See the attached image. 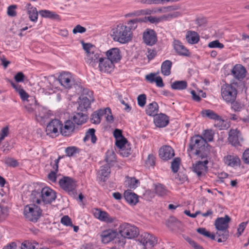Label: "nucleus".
Segmentation results:
<instances>
[{"label":"nucleus","instance_id":"nucleus-20","mask_svg":"<svg viewBox=\"0 0 249 249\" xmlns=\"http://www.w3.org/2000/svg\"><path fill=\"white\" fill-rule=\"evenodd\" d=\"M175 155L174 150L169 145H164L159 150L160 157L163 160H167Z\"/></svg>","mask_w":249,"mask_h":249},{"label":"nucleus","instance_id":"nucleus-15","mask_svg":"<svg viewBox=\"0 0 249 249\" xmlns=\"http://www.w3.org/2000/svg\"><path fill=\"white\" fill-rule=\"evenodd\" d=\"M61 121L58 119L52 120L47 125L46 132L47 135L51 136H56L58 134V129L60 130Z\"/></svg>","mask_w":249,"mask_h":249},{"label":"nucleus","instance_id":"nucleus-11","mask_svg":"<svg viewBox=\"0 0 249 249\" xmlns=\"http://www.w3.org/2000/svg\"><path fill=\"white\" fill-rule=\"evenodd\" d=\"M208 163L207 160L203 161H197L193 165V171L196 173L197 176L199 178H201L204 176L207 173L208 167L207 164Z\"/></svg>","mask_w":249,"mask_h":249},{"label":"nucleus","instance_id":"nucleus-23","mask_svg":"<svg viewBox=\"0 0 249 249\" xmlns=\"http://www.w3.org/2000/svg\"><path fill=\"white\" fill-rule=\"evenodd\" d=\"M154 122L157 127H164L168 124L169 118L165 114L160 113L154 117Z\"/></svg>","mask_w":249,"mask_h":249},{"label":"nucleus","instance_id":"nucleus-27","mask_svg":"<svg viewBox=\"0 0 249 249\" xmlns=\"http://www.w3.org/2000/svg\"><path fill=\"white\" fill-rule=\"evenodd\" d=\"M232 73L237 79H243L246 76V71L241 65H236L232 70Z\"/></svg>","mask_w":249,"mask_h":249},{"label":"nucleus","instance_id":"nucleus-63","mask_svg":"<svg viewBox=\"0 0 249 249\" xmlns=\"http://www.w3.org/2000/svg\"><path fill=\"white\" fill-rule=\"evenodd\" d=\"M25 76L22 72H18L15 76L14 78L17 82H23Z\"/></svg>","mask_w":249,"mask_h":249},{"label":"nucleus","instance_id":"nucleus-64","mask_svg":"<svg viewBox=\"0 0 249 249\" xmlns=\"http://www.w3.org/2000/svg\"><path fill=\"white\" fill-rule=\"evenodd\" d=\"M242 159L245 163L249 164V148L244 152Z\"/></svg>","mask_w":249,"mask_h":249},{"label":"nucleus","instance_id":"nucleus-58","mask_svg":"<svg viewBox=\"0 0 249 249\" xmlns=\"http://www.w3.org/2000/svg\"><path fill=\"white\" fill-rule=\"evenodd\" d=\"M17 8L16 5H11L7 8V15L9 16L14 17L17 15L15 9Z\"/></svg>","mask_w":249,"mask_h":249},{"label":"nucleus","instance_id":"nucleus-26","mask_svg":"<svg viewBox=\"0 0 249 249\" xmlns=\"http://www.w3.org/2000/svg\"><path fill=\"white\" fill-rule=\"evenodd\" d=\"M225 163L228 166L235 167L240 166L241 160L239 157L236 155H229L224 158Z\"/></svg>","mask_w":249,"mask_h":249},{"label":"nucleus","instance_id":"nucleus-57","mask_svg":"<svg viewBox=\"0 0 249 249\" xmlns=\"http://www.w3.org/2000/svg\"><path fill=\"white\" fill-rule=\"evenodd\" d=\"M155 157L153 154H149L145 161L147 166H153L155 163Z\"/></svg>","mask_w":249,"mask_h":249},{"label":"nucleus","instance_id":"nucleus-50","mask_svg":"<svg viewBox=\"0 0 249 249\" xmlns=\"http://www.w3.org/2000/svg\"><path fill=\"white\" fill-rule=\"evenodd\" d=\"M126 182L127 183L128 187L131 189H135L139 183V180L134 178H128Z\"/></svg>","mask_w":249,"mask_h":249},{"label":"nucleus","instance_id":"nucleus-30","mask_svg":"<svg viewBox=\"0 0 249 249\" xmlns=\"http://www.w3.org/2000/svg\"><path fill=\"white\" fill-rule=\"evenodd\" d=\"M71 119L74 124L80 125L86 122L88 116L83 112H77L74 114Z\"/></svg>","mask_w":249,"mask_h":249},{"label":"nucleus","instance_id":"nucleus-18","mask_svg":"<svg viewBox=\"0 0 249 249\" xmlns=\"http://www.w3.org/2000/svg\"><path fill=\"white\" fill-rule=\"evenodd\" d=\"M93 214L94 216L100 221L107 223H111L115 220V217L110 216L107 212L101 211L100 209H95Z\"/></svg>","mask_w":249,"mask_h":249},{"label":"nucleus","instance_id":"nucleus-35","mask_svg":"<svg viewBox=\"0 0 249 249\" xmlns=\"http://www.w3.org/2000/svg\"><path fill=\"white\" fill-rule=\"evenodd\" d=\"M36 112L35 116L37 121H41L42 119L46 117L47 110L43 107L38 105L36 108Z\"/></svg>","mask_w":249,"mask_h":249},{"label":"nucleus","instance_id":"nucleus-31","mask_svg":"<svg viewBox=\"0 0 249 249\" xmlns=\"http://www.w3.org/2000/svg\"><path fill=\"white\" fill-rule=\"evenodd\" d=\"M186 39L189 43L194 44L199 41V36L196 32L189 31L186 33Z\"/></svg>","mask_w":249,"mask_h":249},{"label":"nucleus","instance_id":"nucleus-10","mask_svg":"<svg viewBox=\"0 0 249 249\" xmlns=\"http://www.w3.org/2000/svg\"><path fill=\"white\" fill-rule=\"evenodd\" d=\"M58 80L60 84L66 89H71L74 85V79L71 73L63 72L58 76Z\"/></svg>","mask_w":249,"mask_h":249},{"label":"nucleus","instance_id":"nucleus-29","mask_svg":"<svg viewBox=\"0 0 249 249\" xmlns=\"http://www.w3.org/2000/svg\"><path fill=\"white\" fill-rule=\"evenodd\" d=\"M124 196L125 200L130 204L135 205L138 202V196L129 190L124 192Z\"/></svg>","mask_w":249,"mask_h":249},{"label":"nucleus","instance_id":"nucleus-4","mask_svg":"<svg viewBox=\"0 0 249 249\" xmlns=\"http://www.w3.org/2000/svg\"><path fill=\"white\" fill-rule=\"evenodd\" d=\"M30 204L24 207V215L28 220L36 222L41 215L43 206L41 204L32 201L31 199H30Z\"/></svg>","mask_w":249,"mask_h":249},{"label":"nucleus","instance_id":"nucleus-28","mask_svg":"<svg viewBox=\"0 0 249 249\" xmlns=\"http://www.w3.org/2000/svg\"><path fill=\"white\" fill-rule=\"evenodd\" d=\"M159 105L156 102L149 104L145 108L146 114L149 116L155 117L158 115Z\"/></svg>","mask_w":249,"mask_h":249},{"label":"nucleus","instance_id":"nucleus-2","mask_svg":"<svg viewBox=\"0 0 249 249\" xmlns=\"http://www.w3.org/2000/svg\"><path fill=\"white\" fill-rule=\"evenodd\" d=\"M231 218L226 215L224 217H218L214 222V226L217 230L216 235L219 238L217 240L219 243L225 241L229 237V223Z\"/></svg>","mask_w":249,"mask_h":249},{"label":"nucleus","instance_id":"nucleus-43","mask_svg":"<svg viewBox=\"0 0 249 249\" xmlns=\"http://www.w3.org/2000/svg\"><path fill=\"white\" fill-rule=\"evenodd\" d=\"M79 152L80 149L75 146H69L65 149V153L68 157H73Z\"/></svg>","mask_w":249,"mask_h":249},{"label":"nucleus","instance_id":"nucleus-34","mask_svg":"<svg viewBox=\"0 0 249 249\" xmlns=\"http://www.w3.org/2000/svg\"><path fill=\"white\" fill-rule=\"evenodd\" d=\"M201 114L203 117H206L213 120L219 118V115L211 109L202 110L201 111Z\"/></svg>","mask_w":249,"mask_h":249},{"label":"nucleus","instance_id":"nucleus-6","mask_svg":"<svg viewBox=\"0 0 249 249\" xmlns=\"http://www.w3.org/2000/svg\"><path fill=\"white\" fill-rule=\"evenodd\" d=\"M119 232L122 237L127 239L134 238L139 234L137 227L127 223H124L120 226Z\"/></svg>","mask_w":249,"mask_h":249},{"label":"nucleus","instance_id":"nucleus-37","mask_svg":"<svg viewBox=\"0 0 249 249\" xmlns=\"http://www.w3.org/2000/svg\"><path fill=\"white\" fill-rule=\"evenodd\" d=\"M39 13L42 17L58 20L60 19V17L58 15L49 10H40L39 11Z\"/></svg>","mask_w":249,"mask_h":249},{"label":"nucleus","instance_id":"nucleus-22","mask_svg":"<svg viewBox=\"0 0 249 249\" xmlns=\"http://www.w3.org/2000/svg\"><path fill=\"white\" fill-rule=\"evenodd\" d=\"M173 47L176 53L182 56H189V50L182 44L178 40L174 39L173 41Z\"/></svg>","mask_w":249,"mask_h":249},{"label":"nucleus","instance_id":"nucleus-62","mask_svg":"<svg viewBox=\"0 0 249 249\" xmlns=\"http://www.w3.org/2000/svg\"><path fill=\"white\" fill-rule=\"evenodd\" d=\"M86 31V28L81 26L80 25H77L72 30V32L74 34H77L78 33H85Z\"/></svg>","mask_w":249,"mask_h":249},{"label":"nucleus","instance_id":"nucleus-13","mask_svg":"<svg viewBox=\"0 0 249 249\" xmlns=\"http://www.w3.org/2000/svg\"><path fill=\"white\" fill-rule=\"evenodd\" d=\"M142 39L147 45L153 46L157 41V34L154 30L147 29L142 34Z\"/></svg>","mask_w":249,"mask_h":249},{"label":"nucleus","instance_id":"nucleus-49","mask_svg":"<svg viewBox=\"0 0 249 249\" xmlns=\"http://www.w3.org/2000/svg\"><path fill=\"white\" fill-rule=\"evenodd\" d=\"M29 15V18L30 19L34 22H36L38 18V13L36 8H31L27 13Z\"/></svg>","mask_w":249,"mask_h":249},{"label":"nucleus","instance_id":"nucleus-9","mask_svg":"<svg viewBox=\"0 0 249 249\" xmlns=\"http://www.w3.org/2000/svg\"><path fill=\"white\" fill-rule=\"evenodd\" d=\"M138 241L142 245V249L152 248L158 243L157 238L153 234L148 232L142 233L139 237Z\"/></svg>","mask_w":249,"mask_h":249},{"label":"nucleus","instance_id":"nucleus-55","mask_svg":"<svg viewBox=\"0 0 249 249\" xmlns=\"http://www.w3.org/2000/svg\"><path fill=\"white\" fill-rule=\"evenodd\" d=\"M38 105H37L35 102L34 104H28L25 105V108L28 112L30 113H34L35 114L36 112V108Z\"/></svg>","mask_w":249,"mask_h":249},{"label":"nucleus","instance_id":"nucleus-61","mask_svg":"<svg viewBox=\"0 0 249 249\" xmlns=\"http://www.w3.org/2000/svg\"><path fill=\"white\" fill-rule=\"evenodd\" d=\"M231 103V108L235 111H240L244 107L242 104L237 102L233 101Z\"/></svg>","mask_w":249,"mask_h":249},{"label":"nucleus","instance_id":"nucleus-48","mask_svg":"<svg viewBox=\"0 0 249 249\" xmlns=\"http://www.w3.org/2000/svg\"><path fill=\"white\" fill-rule=\"evenodd\" d=\"M119 153L123 157H128L131 153V149L129 145H126L123 147V148L119 149Z\"/></svg>","mask_w":249,"mask_h":249},{"label":"nucleus","instance_id":"nucleus-33","mask_svg":"<svg viewBox=\"0 0 249 249\" xmlns=\"http://www.w3.org/2000/svg\"><path fill=\"white\" fill-rule=\"evenodd\" d=\"M172 62L170 60H165L162 62L161 66V72L165 76H168L171 74V69Z\"/></svg>","mask_w":249,"mask_h":249},{"label":"nucleus","instance_id":"nucleus-38","mask_svg":"<svg viewBox=\"0 0 249 249\" xmlns=\"http://www.w3.org/2000/svg\"><path fill=\"white\" fill-rule=\"evenodd\" d=\"M187 83L185 81H176L171 84V88L175 90H183L187 88Z\"/></svg>","mask_w":249,"mask_h":249},{"label":"nucleus","instance_id":"nucleus-14","mask_svg":"<svg viewBox=\"0 0 249 249\" xmlns=\"http://www.w3.org/2000/svg\"><path fill=\"white\" fill-rule=\"evenodd\" d=\"M79 105L78 109L80 111L87 109L89 107L91 102L94 101L92 92L91 91H88L87 92V95H82L79 97Z\"/></svg>","mask_w":249,"mask_h":249},{"label":"nucleus","instance_id":"nucleus-32","mask_svg":"<svg viewBox=\"0 0 249 249\" xmlns=\"http://www.w3.org/2000/svg\"><path fill=\"white\" fill-rule=\"evenodd\" d=\"M110 173V167L108 164L101 166L99 171V175L101 180L105 181Z\"/></svg>","mask_w":249,"mask_h":249},{"label":"nucleus","instance_id":"nucleus-45","mask_svg":"<svg viewBox=\"0 0 249 249\" xmlns=\"http://www.w3.org/2000/svg\"><path fill=\"white\" fill-rule=\"evenodd\" d=\"M4 163L8 166L16 167L18 166L19 163L18 160L13 158L7 157L4 160Z\"/></svg>","mask_w":249,"mask_h":249},{"label":"nucleus","instance_id":"nucleus-1","mask_svg":"<svg viewBox=\"0 0 249 249\" xmlns=\"http://www.w3.org/2000/svg\"><path fill=\"white\" fill-rule=\"evenodd\" d=\"M56 193L48 187H36L30 195V199L34 202L41 204L43 207L45 204H50L55 200Z\"/></svg>","mask_w":249,"mask_h":249},{"label":"nucleus","instance_id":"nucleus-47","mask_svg":"<svg viewBox=\"0 0 249 249\" xmlns=\"http://www.w3.org/2000/svg\"><path fill=\"white\" fill-rule=\"evenodd\" d=\"M196 231L199 233L207 237L211 238L212 240L215 239V235L213 234H211L210 232L206 231L205 228H199L196 230Z\"/></svg>","mask_w":249,"mask_h":249},{"label":"nucleus","instance_id":"nucleus-59","mask_svg":"<svg viewBox=\"0 0 249 249\" xmlns=\"http://www.w3.org/2000/svg\"><path fill=\"white\" fill-rule=\"evenodd\" d=\"M248 223V221L246 222H243L241 223L238 226V227L237 228V236L239 237L240 236L243 232L244 231L245 228L246 227V226L247 224Z\"/></svg>","mask_w":249,"mask_h":249},{"label":"nucleus","instance_id":"nucleus-25","mask_svg":"<svg viewBox=\"0 0 249 249\" xmlns=\"http://www.w3.org/2000/svg\"><path fill=\"white\" fill-rule=\"evenodd\" d=\"M117 235V232L114 230L109 229L104 231L101 234L102 241L104 243L107 244L115 238Z\"/></svg>","mask_w":249,"mask_h":249},{"label":"nucleus","instance_id":"nucleus-39","mask_svg":"<svg viewBox=\"0 0 249 249\" xmlns=\"http://www.w3.org/2000/svg\"><path fill=\"white\" fill-rule=\"evenodd\" d=\"M144 20L141 18H136L128 21L127 24L130 31L134 30L138 26V24L140 22L144 21Z\"/></svg>","mask_w":249,"mask_h":249},{"label":"nucleus","instance_id":"nucleus-16","mask_svg":"<svg viewBox=\"0 0 249 249\" xmlns=\"http://www.w3.org/2000/svg\"><path fill=\"white\" fill-rule=\"evenodd\" d=\"M75 129V124L71 120L65 121L64 124L61 122L60 133L62 135L68 137L71 136Z\"/></svg>","mask_w":249,"mask_h":249},{"label":"nucleus","instance_id":"nucleus-7","mask_svg":"<svg viewBox=\"0 0 249 249\" xmlns=\"http://www.w3.org/2000/svg\"><path fill=\"white\" fill-rule=\"evenodd\" d=\"M221 93L224 100L227 103H232L236 99L237 90L233 86L225 84L221 87Z\"/></svg>","mask_w":249,"mask_h":249},{"label":"nucleus","instance_id":"nucleus-41","mask_svg":"<svg viewBox=\"0 0 249 249\" xmlns=\"http://www.w3.org/2000/svg\"><path fill=\"white\" fill-rule=\"evenodd\" d=\"M38 243L36 241H25L21 246V249H37Z\"/></svg>","mask_w":249,"mask_h":249},{"label":"nucleus","instance_id":"nucleus-5","mask_svg":"<svg viewBox=\"0 0 249 249\" xmlns=\"http://www.w3.org/2000/svg\"><path fill=\"white\" fill-rule=\"evenodd\" d=\"M83 49L87 53L86 62L89 66L94 67L99 63L100 59L103 57L95 47L90 43H86L82 41Z\"/></svg>","mask_w":249,"mask_h":249},{"label":"nucleus","instance_id":"nucleus-36","mask_svg":"<svg viewBox=\"0 0 249 249\" xmlns=\"http://www.w3.org/2000/svg\"><path fill=\"white\" fill-rule=\"evenodd\" d=\"M95 130L94 128H89L86 133V136L83 139L84 142H86L89 138L91 139V142L92 143H96L97 138L95 135Z\"/></svg>","mask_w":249,"mask_h":249},{"label":"nucleus","instance_id":"nucleus-53","mask_svg":"<svg viewBox=\"0 0 249 249\" xmlns=\"http://www.w3.org/2000/svg\"><path fill=\"white\" fill-rule=\"evenodd\" d=\"M115 144L120 149L126 145H128L127 144V141L124 137L116 140Z\"/></svg>","mask_w":249,"mask_h":249},{"label":"nucleus","instance_id":"nucleus-12","mask_svg":"<svg viewBox=\"0 0 249 249\" xmlns=\"http://www.w3.org/2000/svg\"><path fill=\"white\" fill-rule=\"evenodd\" d=\"M60 187L64 191L69 193L72 192L76 187V183L71 178L64 177L59 181Z\"/></svg>","mask_w":249,"mask_h":249},{"label":"nucleus","instance_id":"nucleus-60","mask_svg":"<svg viewBox=\"0 0 249 249\" xmlns=\"http://www.w3.org/2000/svg\"><path fill=\"white\" fill-rule=\"evenodd\" d=\"M61 222L67 226H73L71 219L68 215L63 216L61 218Z\"/></svg>","mask_w":249,"mask_h":249},{"label":"nucleus","instance_id":"nucleus-40","mask_svg":"<svg viewBox=\"0 0 249 249\" xmlns=\"http://www.w3.org/2000/svg\"><path fill=\"white\" fill-rule=\"evenodd\" d=\"M155 192L159 196H164L167 194V190L163 185L158 184L155 185Z\"/></svg>","mask_w":249,"mask_h":249},{"label":"nucleus","instance_id":"nucleus-3","mask_svg":"<svg viewBox=\"0 0 249 249\" xmlns=\"http://www.w3.org/2000/svg\"><path fill=\"white\" fill-rule=\"evenodd\" d=\"M112 36L114 41L126 43L131 40L132 32L126 25L119 24L112 29Z\"/></svg>","mask_w":249,"mask_h":249},{"label":"nucleus","instance_id":"nucleus-19","mask_svg":"<svg viewBox=\"0 0 249 249\" xmlns=\"http://www.w3.org/2000/svg\"><path fill=\"white\" fill-rule=\"evenodd\" d=\"M107 58L113 63H118L122 58L121 52L117 48H113L106 52Z\"/></svg>","mask_w":249,"mask_h":249},{"label":"nucleus","instance_id":"nucleus-46","mask_svg":"<svg viewBox=\"0 0 249 249\" xmlns=\"http://www.w3.org/2000/svg\"><path fill=\"white\" fill-rule=\"evenodd\" d=\"M219 118L214 120V126L220 130L224 129L226 126L225 121L219 115Z\"/></svg>","mask_w":249,"mask_h":249},{"label":"nucleus","instance_id":"nucleus-52","mask_svg":"<svg viewBox=\"0 0 249 249\" xmlns=\"http://www.w3.org/2000/svg\"><path fill=\"white\" fill-rule=\"evenodd\" d=\"M213 134L212 130H205L204 133L203 134V140L207 144V142L212 141L213 140Z\"/></svg>","mask_w":249,"mask_h":249},{"label":"nucleus","instance_id":"nucleus-51","mask_svg":"<svg viewBox=\"0 0 249 249\" xmlns=\"http://www.w3.org/2000/svg\"><path fill=\"white\" fill-rule=\"evenodd\" d=\"M180 159L179 158H176L171 163L172 171L174 173H177L179 167Z\"/></svg>","mask_w":249,"mask_h":249},{"label":"nucleus","instance_id":"nucleus-24","mask_svg":"<svg viewBox=\"0 0 249 249\" xmlns=\"http://www.w3.org/2000/svg\"><path fill=\"white\" fill-rule=\"evenodd\" d=\"M110 113V109L108 107L102 110L99 109L97 111L94 112L90 116V121L92 124H98L101 122V118L104 114Z\"/></svg>","mask_w":249,"mask_h":249},{"label":"nucleus","instance_id":"nucleus-56","mask_svg":"<svg viewBox=\"0 0 249 249\" xmlns=\"http://www.w3.org/2000/svg\"><path fill=\"white\" fill-rule=\"evenodd\" d=\"M208 46L211 48H218L220 49L223 48L224 47V45L222 43L219 42L218 40H215L210 42L208 44Z\"/></svg>","mask_w":249,"mask_h":249},{"label":"nucleus","instance_id":"nucleus-21","mask_svg":"<svg viewBox=\"0 0 249 249\" xmlns=\"http://www.w3.org/2000/svg\"><path fill=\"white\" fill-rule=\"evenodd\" d=\"M241 136V132L237 129H231L229 132L228 141L232 145L238 146L240 145Z\"/></svg>","mask_w":249,"mask_h":249},{"label":"nucleus","instance_id":"nucleus-54","mask_svg":"<svg viewBox=\"0 0 249 249\" xmlns=\"http://www.w3.org/2000/svg\"><path fill=\"white\" fill-rule=\"evenodd\" d=\"M146 96L145 94L139 95L137 97L138 105L141 107H143L146 104Z\"/></svg>","mask_w":249,"mask_h":249},{"label":"nucleus","instance_id":"nucleus-17","mask_svg":"<svg viewBox=\"0 0 249 249\" xmlns=\"http://www.w3.org/2000/svg\"><path fill=\"white\" fill-rule=\"evenodd\" d=\"M99 70L102 72L110 73L114 69V64L107 57H102L100 59L98 66Z\"/></svg>","mask_w":249,"mask_h":249},{"label":"nucleus","instance_id":"nucleus-42","mask_svg":"<svg viewBox=\"0 0 249 249\" xmlns=\"http://www.w3.org/2000/svg\"><path fill=\"white\" fill-rule=\"evenodd\" d=\"M179 15V13L178 12H174L173 13L168 14L167 15H164L160 17H158V22L161 21L167 20L172 18H175L178 17Z\"/></svg>","mask_w":249,"mask_h":249},{"label":"nucleus","instance_id":"nucleus-44","mask_svg":"<svg viewBox=\"0 0 249 249\" xmlns=\"http://www.w3.org/2000/svg\"><path fill=\"white\" fill-rule=\"evenodd\" d=\"M115 154L112 150H108L106 153V161L107 164H110L115 161Z\"/></svg>","mask_w":249,"mask_h":249},{"label":"nucleus","instance_id":"nucleus-8","mask_svg":"<svg viewBox=\"0 0 249 249\" xmlns=\"http://www.w3.org/2000/svg\"><path fill=\"white\" fill-rule=\"evenodd\" d=\"M206 145V142L202 136L195 135L192 137L190 140L188 151L196 150L195 155H199L201 149H203Z\"/></svg>","mask_w":249,"mask_h":249}]
</instances>
